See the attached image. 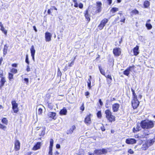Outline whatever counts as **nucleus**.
<instances>
[{
    "instance_id": "1",
    "label": "nucleus",
    "mask_w": 155,
    "mask_h": 155,
    "mask_svg": "<svg viewBox=\"0 0 155 155\" xmlns=\"http://www.w3.org/2000/svg\"><path fill=\"white\" fill-rule=\"evenodd\" d=\"M155 123V121L148 119H146L141 121L140 126L143 129H151L154 127Z\"/></svg>"
},
{
    "instance_id": "2",
    "label": "nucleus",
    "mask_w": 155,
    "mask_h": 155,
    "mask_svg": "<svg viewBox=\"0 0 155 155\" xmlns=\"http://www.w3.org/2000/svg\"><path fill=\"white\" fill-rule=\"evenodd\" d=\"M108 152L107 149L103 148L102 149H95L94 151V153L91 152H88V155H94V154L97 155L101 154H106Z\"/></svg>"
},
{
    "instance_id": "3",
    "label": "nucleus",
    "mask_w": 155,
    "mask_h": 155,
    "mask_svg": "<svg viewBox=\"0 0 155 155\" xmlns=\"http://www.w3.org/2000/svg\"><path fill=\"white\" fill-rule=\"evenodd\" d=\"M106 117L109 122H112L115 120V117L112 114V113L109 109H107L105 111Z\"/></svg>"
},
{
    "instance_id": "4",
    "label": "nucleus",
    "mask_w": 155,
    "mask_h": 155,
    "mask_svg": "<svg viewBox=\"0 0 155 155\" xmlns=\"http://www.w3.org/2000/svg\"><path fill=\"white\" fill-rule=\"evenodd\" d=\"M0 78H1L0 80V89H1L2 87H3L5 83L6 82L5 78L4 75L3 71H0Z\"/></svg>"
},
{
    "instance_id": "5",
    "label": "nucleus",
    "mask_w": 155,
    "mask_h": 155,
    "mask_svg": "<svg viewBox=\"0 0 155 155\" xmlns=\"http://www.w3.org/2000/svg\"><path fill=\"white\" fill-rule=\"evenodd\" d=\"M133 98V99L131 101L132 106L134 109H136L138 106L140 102L138 100L137 96L135 98V97Z\"/></svg>"
},
{
    "instance_id": "6",
    "label": "nucleus",
    "mask_w": 155,
    "mask_h": 155,
    "mask_svg": "<svg viewBox=\"0 0 155 155\" xmlns=\"http://www.w3.org/2000/svg\"><path fill=\"white\" fill-rule=\"evenodd\" d=\"M102 3L100 1H98L96 2V10L95 11L94 14L100 13L102 11Z\"/></svg>"
},
{
    "instance_id": "7",
    "label": "nucleus",
    "mask_w": 155,
    "mask_h": 155,
    "mask_svg": "<svg viewBox=\"0 0 155 155\" xmlns=\"http://www.w3.org/2000/svg\"><path fill=\"white\" fill-rule=\"evenodd\" d=\"M108 19L106 18H104L101 21L100 24L98 26V27L100 30L102 29L104 27L105 25L106 24L108 21Z\"/></svg>"
},
{
    "instance_id": "8",
    "label": "nucleus",
    "mask_w": 155,
    "mask_h": 155,
    "mask_svg": "<svg viewBox=\"0 0 155 155\" xmlns=\"http://www.w3.org/2000/svg\"><path fill=\"white\" fill-rule=\"evenodd\" d=\"M12 109L15 113H17L19 110L18 107V104L16 103L15 101H12L11 102Z\"/></svg>"
},
{
    "instance_id": "9",
    "label": "nucleus",
    "mask_w": 155,
    "mask_h": 155,
    "mask_svg": "<svg viewBox=\"0 0 155 155\" xmlns=\"http://www.w3.org/2000/svg\"><path fill=\"white\" fill-rule=\"evenodd\" d=\"M113 53L115 56L118 57L121 54V49L119 48H115L113 49Z\"/></svg>"
},
{
    "instance_id": "10",
    "label": "nucleus",
    "mask_w": 155,
    "mask_h": 155,
    "mask_svg": "<svg viewBox=\"0 0 155 155\" xmlns=\"http://www.w3.org/2000/svg\"><path fill=\"white\" fill-rule=\"evenodd\" d=\"M134 67V65L129 66L123 71V74L125 75L129 76L132 69Z\"/></svg>"
},
{
    "instance_id": "11",
    "label": "nucleus",
    "mask_w": 155,
    "mask_h": 155,
    "mask_svg": "<svg viewBox=\"0 0 155 155\" xmlns=\"http://www.w3.org/2000/svg\"><path fill=\"white\" fill-rule=\"evenodd\" d=\"M15 149L16 151H18L20 148V143L19 140H16L15 141Z\"/></svg>"
},
{
    "instance_id": "12",
    "label": "nucleus",
    "mask_w": 155,
    "mask_h": 155,
    "mask_svg": "<svg viewBox=\"0 0 155 155\" xmlns=\"http://www.w3.org/2000/svg\"><path fill=\"white\" fill-rule=\"evenodd\" d=\"M52 35L50 32L47 31L45 33V38L46 42H49L51 40Z\"/></svg>"
},
{
    "instance_id": "13",
    "label": "nucleus",
    "mask_w": 155,
    "mask_h": 155,
    "mask_svg": "<svg viewBox=\"0 0 155 155\" xmlns=\"http://www.w3.org/2000/svg\"><path fill=\"white\" fill-rule=\"evenodd\" d=\"M136 140L134 138H129L127 139L125 142L128 144H132L136 143Z\"/></svg>"
},
{
    "instance_id": "14",
    "label": "nucleus",
    "mask_w": 155,
    "mask_h": 155,
    "mask_svg": "<svg viewBox=\"0 0 155 155\" xmlns=\"http://www.w3.org/2000/svg\"><path fill=\"white\" fill-rule=\"evenodd\" d=\"M120 107V104L117 103H115L113 104L112 106L113 112H117L119 110Z\"/></svg>"
},
{
    "instance_id": "15",
    "label": "nucleus",
    "mask_w": 155,
    "mask_h": 155,
    "mask_svg": "<svg viewBox=\"0 0 155 155\" xmlns=\"http://www.w3.org/2000/svg\"><path fill=\"white\" fill-rule=\"evenodd\" d=\"M91 114H89L85 118L84 122L87 125L88 124H90L91 123Z\"/></svg>"
},
{
    "instance_id": "16",
    "label": "nucleus",
    "mask_w": 155,
    "mask_h": 155,
    "mask_svg": "<svg viewBox=\"0 0 155 155\" xmlns=\"http://www.w3.org/2000/svg\"><path fill=\"white\" fill-rule=\"evenodd\" d=\"M108 60L110 67H113L114 65V61L113 57H111L110 55H109L108 56Z\"/></svg>"
},
{
    "instance_id": "17",
    "label": "nucleus",
    "mask_w": 155,
    "mask_h": 155,
    "mask_svg": "<svg viewBox=\"0 0 155 155\" xmlns=\"http://www.w3.org/2000/svg\"><path fill=\"white\" fill-rule=\"evenodd\" d=\"M30 52L31 55V56L32 58V60L34 61H35V50L34 48V47L33 45L31 46L30 49Z\"/></svg>"
},
{
    "instance_id": "18",
    "label": "nucleus",
    "mask_w": 155,
    "mask_h": 155,
    "mask_svg": "<svg viewBox=\"0 0 155 155\" xmlns=\"http://www.w3.org/2000/svg\"><path fill=\"white\" fill-rule=\"evenodd\" d=\"M41 142H37L34 146L32 150H36L40 149L41 147Z\"/></svg>"
},
{
    "instance_id": "19",
    "label": "nucleus",
    "mask_w": 155,
    "mask_h": 155,
    "mask_svg": "<svg viewBox=\"0 0 155 155\" xmlns=\"http://www.w3.org/2000/svg\"><path fill=\"white\" fill-rule=\"evenodd\" d=\"M155 142V136L152 139L148 140L146 142L147 143V147H149L153 144Z\"/></svg>"
},
{
    "instance_id": "20",
    "label": "nucleus",
    "mask_w": 155,
    "mask_h": 155,
    "mask_svg": "<svg viewBox=\"0 0 155 155\" xmlns=\"http://www.w3.org/2000/svg\"><path fill=\"white\" fill-rule=\"evenodd\" d=\"M134 55L137 56L139 53V46L136 45L133 49Z\"/></svg>"
},
{
    "instance_id": "21",
    "label": "nucleus",
    "mask_w": 155,
    "mask_h": 155,
    "mask_svg": "<svg viewBox=\"0 0 155 155\" xmlns=\"http://www.w3.org/2000/svg\"><path fill=\"white\" fill-rule=\"evenodd\" d=\"M88 9H87L84 12V16L85 18L87 20L88 22H89L90 21V14L88 12Z\"/></svg>"
},
{
    "instance_id": "22",
    "label": "nucleus",
    "mask_w": 155,
    "mask_h": 155,
    "mask_svg": "<svg viewBox=\"0 0 155 155\" xmlns=\"http://www.w3.org/2000/svg\"><path fill=\"white\" fill-rule=\"evenodd\" d=\"M56 114L55 112H50L48 113V116L49 118H51L52 119L55 120L56 119L55 117Z\"/></svg>"
},
{
    "instance_id": "23",
    "label": "nucleus",
    "mask_w": 155,
    "mask_h": 155,
    "mask_svg": "<svg viewBox=\"0 0 155 155\" xmlns=\"http://www.w3.org/2000/svg\"><path fill=\"white\" fill-rule=\"evenodd\" d=\"M76 129V127L75 125L72 126L67 131V134H71L73 133L74 130Z\"/></svg>"
},
{
    "instance_id": "24",
    "label": "nucleus",
    "mask_w": 155,
    "mask_h": 155,
    "mask_svg": "<svg viewBox=\"0 0 155 155\" xmlns=\"http://www.w3.org/2000/svg\"><path fill=\"white\" fill-rule=\"evenodd\" d=\"M67 110L66 107H64L61 109L59 113L60 115H64L67 114Z\"/></svg>"
},
{
    "instance_id": "25",
    "label": "nucleus",
    "mask_w": 155,
    "mask_h": 155,
    "mask_svg": "<svg viewBox=\"0 0 155 155\" xmlns=\"http://www.w3.org/2000/svg\"><path fill=\"white\" fill-rule=\"evenodd\" d=\"M141 128H142L141 127L140 124L139 125V124H137L136 128H135V127L133 128V132L135 133L137 132H138L141 130Z\"/></svg>"
},
{
    "instance_id": "26",
    "label": "nucleus",
    "mask_w": 155,
    "mask_h": 155,
    "mask_svg": "<svg viewBox=\"0 0 155 155\" xmlns=\"http://www.w3.org/2000/svg\"><path fill=\"white\" fill-rule=\"evenodd\" d=\"M105 76L107 78V81L108 84H110L112 81V78L111 75L108 74L105 75Z\"/></svg>"
},
{
    "instance_id": "27",
    "label": "nucleus",
    "mask_w": 155,
    "mask_h": 155,
    "mask_svg": "<svg viewBox=\"0 0 155 155\" xmlns=\"http://www.w3.org/2000/svg\"><path fill=\"white\" fill-rule=\"evenodd\" d=\"M92 79V78L91 76V75H90L89 76V78L88 80L87 81V87L89 89H91V81Z\"/></svg>"
},
{
    "instance_id": "28",
    "label": "nucleus",
    "mask_w": 155,
    "mask_h": 155,
    "mask_svg": "<svg viewBox=\"0 0 155 155\" xmlns=\"http://www.w3.org/2000/svg\"><path fill=\"white\" fill-rule=\"evenodd\" d=\"M8 46L7 44H6L4 45V48L3 49V55L4 57L6 55L7 53V51H8Z\"/></svg>"
},
{
    "instance_id": "29",
    "label": "nucleus",
    "mask_w": 155,
    "mask_h": 155,
    "mask_svg": "<svg viewBox=\"0 0 155 155\" xmlns=\"http://www.w3.org/2000/svg\"><path fill=\"white\" fill-rule=\"evenodd\" d=\"M143 5L144 8H147L150 5V2L146 0L144 2Z\"/></svg>"
},
{
    "instance_id": "30",
    "label": "nucleus",
    "mask_w": 155,
    "mask_h": 155,
    "mask_svg": "<svg viewBox=\"0 0 155 155\" xmlns=\"http://www.w3.org/2000/svg\"><path fill=\"white\" fill-rule=\"evenodd\" d=\"M2 122L4 124L6 125L8 124V120L5 117L3 118L1 120Z\"/></svg>"
},
{
    "instance_id": "31",
    "label": "nucleus",
    "mask_w": 155,
    "mask_h": 155,
    "mask_svg": "<svg viewBox=\"0 0 155 155\" xmlns=\"http://www.w3.org/2000/svg\"><path fill=\"white\" fill-rule=\"evenodd\" d=\"M98 68L101 73L105 76V75L104 71L103 69L101 66H98Z\"/></svg>"
},
{
    "instance_id": "32",
    "label": "nucleus",
    "mask_w": 155,
    "mask_h": 155,
    "mask_svg": "<svg viewBox=\"0 0 155 155\" xmlns=\"http://www.w3.org/2000/svg\"><path fill=\"white\" fill-rule=\"evenodd\" d=\"M119 9L116 7H113L110 10V12H112V14L114 13L115 12L117 11Z\"/></svg>"
},
{
    "instance_id": "33",
    "label": "nucleus",
    "mask_w": 155,
    "mask_h": 155,
    "mask_svg": "<svg viewBox=\"0 0 155 155\" xmlns=\"http://www.w3.org/2000/svg\"><path fill=\"white\" fill-rule=\"evenodd\" d=\"M145 26L148 30H150L152 28V26L150 23H146Z\"/></svg>"
},
{
    "instance_id": "34",
    "label": "nucleus",
    "mask_w": 155,
    "mask_h": 155,
    "mask_svg": "<svg viewBox=\"0 0 155 155\" xmlns=\"http://www.w3.org/2000/svg\"><path fill=\"white\" fill-rule=\"evenodd\" d=\"M45 129L46 128L45 127H42L43 130H42L41 133L39 134V136H43L45 135Z\"/></svg>"
},
{
    "instance_id": "35",
    "label": "nucleus",
    "mask_w": 155,
    "mask_h": 155,
    "mask_svg": "<svg viewBox=\"0 0 155 155\" xmlns=\"http://www.w3.org/2000/svg\"><path fill=\"white\" fill-rule=\"evenodd\" d=\"M10 72L14 74H15L18 72V70L14 68H12L10 70Z\"/></svg>"
},
{
    "instance_id": "36",
    "label": "nucleus",
    "mask_w": 155,
    "mask_h": 155,
    "mask_svg": "<svg viewBox=\"0 0 155 155\" xmlns=\"http://www.w3.org/2000/svg\"><path fill=\"white\" fill-rule=\"evenodd\" d=\"M8 79L10 81H11L13 79V74L11 73H8Z\"/></svg>"
},
{
    "instance_id": "37",
    "label": "nucleus",
    "mask_w": 155,
    "mask_h": 155,
    "mask_svg": "<svg viewBox=\"0 0 155 155\" xmlns=\"http://www.w3.org/2000/svg\"><path fill=\"white\" fill-rule=\"evenodd\" d=\"M54 143V140L52 139H51L50 141L49 148H53Z\"/></svg>"
},
{
    "instance_id": "38",
    "label": "nucleus",
    "mask_w": 155,
    "mask_h": 155,
    "mask_svg": "<svg viewBox=\"0 0 155 155\" xmlns=\"http://www.w3.org/2000/svg\"><path fill=\"white\" fill-rule=\"evenodd\" d=\"M97 117L99 119L101 118L102 117L101 112V110L98 111L97 113Z\"/></svg>"
},
{
    "instance_id": "39",
    "label": "nucleus",
    "mask_w": 155,
    "mask_h": 155,
    "mask_svg": "<svg viewBox=\"0 0 155 155\" xmlns=\"http://www.w3.org/2000/svg\"><path fill=\"white\" fill-rule=\"evenodd\" d=\"M131 12L134 15L138 14L139 13V11L138 10H137L136 9H135L131 11Z\"/></svg>"
},
{
    "instance_id": "40",
    "label": "nucleus",
    "mask_w": 155,
    "mask_h": 155,
    "mask_svg": "<svg viewBox=\"0 0 155 155\" xmlns=\"http://www.w3.org/2000/svg\"><path fill=\"white\" fill-rule=\"evenodd\" d=\"M0 30L5 35H7V31L5 29L4 27L1 28Z\"/></svg>"
},
{
    "instance_id": "41",
    "label": "nucleus",
    "mask_w": 155,
    "mask_h": 155,
    "mask_svg": "<svg viewBox=\"0 0 155 155\" xmlns=\"http://www.w3.org/2000/svg\"><path fill=\"white\" fill-rule=\"evenodd\" d=\"M23 81H24V83H25V84L28 85L29 84V78H24L23 79Z\"/></svg>"
},
{
    "instance_id": "42",
    "label": "nucleus",
    "mask_w": 155,
    "mask_h": 155,
    "mask_svg": "<svg viewBox=\"0 0 155 155\" xmlns=\"http://www.w3.org/2000/svg\"><path fill=\"white\" fill-rule=\"evenodd\" d=\"M131 91L132 92V96L133 97H135V98H136V97H137V95H136V93H135L134 90L132 88H131Z\"/></svg>"
},
{
    "instance_id": "43",
    "label": "nucleus",
    "mask_w": 155,
    "mask_h": 155,
    "mask_svg": "<svg viewBox=\"0 0 155 155\" xmlns=\"http://www.w3.org/2000/svg\"><path fill=\"white\" fill-rule=\"evenodd\" d=\"M25 62L27 64H29L30 62L29 60L28 57V54H27L26 55Z\"/></svg>"
},
{
    "instance_id": "44",
    "label": "nucleus",
    "mask_w": 155,
    "mask_h": 155,
    "mask_svg": "<svg viewBox=\"0 0 155 155\" xmlns=\"http://www.w3.org/2000/svg\"><path fill=\"white\" fill-rule=\"evenodd\" d=\"M147 145H148L147 143L146 142V143L145 144H144L142 145V148L143 149V150H147L148 148V147H147Z\"/></svg>"
},
{
    "instance_id": "45",
    "label": "nucleus",
    "mask_w": 155,
    "mask_h": 155,
    "mask_svg": "<svg viewBox=\"0 0 155 155\" xmlns=\"http://www.w3.org/2000/svg\"><path fill=\"white\" fill-rule=\"evenodd\" d=\"M6 128V127L4 125H3L0 123V129L3 130H5Z\"/></svg>"
},
{
    "instance_id": "46",
    "label": "nucleus",
    "mask_w": 155,
    "mask_h": 155,
    "mask_svg": "<svg viewBox=\"0 0 155 155\" xmlns=\"http://www.w3.org/2000/svg\"><path fill=\"white\" fill-rule=\"evenodd\" d=\"M62 75V73L61 71H60L59 68H58V71L57 72V76H58L61 77Z\"/></svg>"
},
{
    "instance_id": "47",
    "label": "nucleus",
    "mask_w": 155,
    "mask_h": 155,
    "mask_svg": "<svg viewBox=\"0 0 155 155\" xmlns=\"http://www.w3.org/2000/svg\"><path fill=\"white\" fill-rule=\"evenodd\" d=\"M48 107L50 109H52L53 108V106L51 105V103L48 102L47 103Z\"/></svg>"
},
{
    "instance_id": "48",
    "label": "nucleus",
    "mask_w": 155,
    "mask_h": 155,
    "mask_svg": "<svg viewBox=\"0 0 155 155\" xmlns=\"http://www.w3.org/2000/svg\"><path fill=\"white\" fill-rule=\"evenodd\" d=\"M106 103L105 104V107L106 108H108L109 107L108 106L109 105V101L108 99L107 100H106Z\"/></svg>"
},
{
    "instance_id": "49",
    "label": "nucleus",
    "mask_w": 155,
    "mask_h": 155,
    "mask_svg": "<svg viewBox=\"0 0 155 155\" xmlns=\"http://www.w3.org/2000/svg\"><path fill=\"white\" fill-rule=\"evenodd\" d=\"M80 109L82 111L84 110V103L82 104L81 105L80 107Z\"/></svg>"
},
{
    "instance_id": "50",
    "label": "nucleus",
    "mask_w": 155,
    "mask_h": 155,
    "mask_svg": "<svg viewBox=\"0 0 155 155\" xmlns=\"http://www.w3.org/2000/svg\"><path fill=\"white\" fill-rule=\"evenodd\" d=\"M52 148H49L48 154L50 155H52Z\"/></svg>"
},
{
    "instance_id": "51",
    "label": "nucleus",
    "mask_w": 155,
    "mask_h": 155,
    "mask_svg": "<svg viewBox=\"0 0 155 155\" xmlns=\"http://www.w3.org/2000/svg\"><path fill=\"white\" fill-rule=\"evenodd\" d=\"M78 7L80 9H82L83 8V5L81 2L78 5Z\"/></svg>"
},
{
    "instance_id": "52",
    "label": "nucleus",
    "mask_w": 155,
    "mask_h": 155,
    "mask_svg": "<svg viewBox=\"0 0 155 155\" xmlns=\"http://www.w3.org/2000/svg\"><path fill=\"white\" fill-rule=\"evenodd\" d=\"M90 94V93L88 91L85 92V95L86 96L87 98L89 96Z\"/></svg>"
},
{
    "instance_id": "53",
    "label": "nucleus",
    "mask_w": 155,
    "mask_h": 155,
    "mask_svg": "<svg viewBox=\"0 0 155 155\" xmlns=\"http://www.w3.org/2000/svg\"><path fill=\"white\" fill-rule=\"evenodd\" d=\"M42 109L41 108H40L38 109V114H42Z\"/></svg>"
},
{
    "instance_id": "54",
    "label": "nucleus",
    "mask_w": 155,
    "mask_h": 155,
    "mask_svg": "<svg viewBox=\"0 0 155 155\" xmlns=\"http://www.w3.org/2000/svg\"><path fill=\"white\" fill-rule=\"evenodd\" d=\"M128 153L131 154H133L134 153V151L131 149L128 150Z\"/></svg>"
},
{
    "instance_id": "55",
    "label": "nucleus",
    "mask_w": 155,
    "mask_h": 155,
    "mask_svg": "<svg viewBox=\"0 0 155 155\" xmlns=\"http://www.w3.org/2000/svg\"><path fill=\"white\" fill-rule=\"evenodd\" d=\"M53 8H51L50 9H48L47 11V13L48 15H50L51 13V10H52Z\"/></svg>"
},
{
    "instance_id": "56",
    "label": "nucleus",
    "mask_w": 155,
    "mask_h": 155,
    "mask_svg": "<svg viewBox=\"0 0 155 155\" xmlns=\"http://www.w3.org/2000/svg\"><path fill=\"white\" fill-rule=\"evenodd\" d=\"M98 102L101 106H102L103 105V103L101 99H100L98 100Z\"/></svg>"
},
{
    "instance_id": "57",
    "label": "nucleus",
    "mask_w": 155,
    "mask_h": 155,
    "mask_svg": "<svg viewBox=\"0 0 155 155\" xmlns=\"http://www.w3.org/2000/svg\"><path fill=\"white\" fill-rule=\"evenodd\" d=\"M107 2L108 4L110 5L112 3V0H107Z\"/></svg>"
},
{
    "instance_id": "58",
    "label": "nucleus",
    "mask_w": 155,
    "mask_h": 155,
    "mask_svg": "<svg viewBox=\"0 0 155 155\" xmlns=\"http://www.w3.org/2000/svg\"><path fill=\"white\" fill-rule=\"evenodd\" d=\"M26 70L27 72H29L30 71V67L29 66V64H27V68L26 69Z\"/></svg>"
},
{
    "instance_id": "59",
    "label": "nucleus",
    "mask_w": 155,
    "mask_h": 155,
    "mask_svg": "<svg viewBox=\"0 0 155 155\" xmlns=\"http://www.w3.org/2000/svg\"><path fill=\"white\" fill-rule=\"evenodd\" d=\"M102 126L100 128L101 130L102 131H104L105 130V128L103 126V124H102Z\"/></svg>"
},
{
    "instance_id": "60",
    "label": "nucleus",
    "mask_w": 155,
    "mask_h": 155,
    "mask_svg": "<svg viewBox=\"0 0 155 155\" xmlns=\"http://www.w3.org/2000/svg\"><path fill=\"white\" fill-rule=\"evenodd\" d=\"M110 100L109 101V102H111L112 101H114L116 100V99L114 97H110Z\"/></svg>"
},
{
    "instance_id": "61",
    "label": "nucleus",
    "mask_w": 155,
    "mask_h": 155,
    "mask_svg": "<svg viewBox=\"0 0 155 155\" xmlns=\"http://www.w3.org/2000/svg\"><path fill=\"white\" fill-rule=\"evenodd\" d=\"M18 64L16 63H13L12 64V67L14 68H16L17 67Z\"/></svg>"
},
{
    "instance_id": "62",
    "label": "nucleus",
    "mask_w": 155,
    "mask_h": 155,
    "mask_svg": "<svg viewBox=\"0 0 155 155\" xmlns=\"http://www.w3.org/2000/svg\"><path fill=\"white\" fill-rule=\"evenodd\" d=\"M56 147L57 149H59L60 148V145L59 144H57L56 145Z\"/></svg>"
},
{
    "instance_id": "63",
    "label": "nucleus",
    "mask_w": 155,
    "mask_h": 155,
    "mask_svg": "<svg viewBox=\"0 0 155 155\" xmlns=\"http://www.w3.org/2000/svg\"><path fill=\"white\" fill-rule=\"evenodd\" d=\"M74 6L75 8H77L78 7V4L77 2L74 3Z\"/></svg>"
},
{
    "instance_id": "64",
    "label": "nucleus",
    "mask_w": 155,
    "mask_h": 155,
    "mask_svg": "<svg viewBox=\"0 0 155 155\" xmlns=\"http://www.w3.org/2000/svg\"><path fill=\"white\" fill-rule=\"evenodd\" d=\"M125 20V18L124 17L123 19H122L120 20V21L121 22H122L123 23H124Z\"/></svg>"
}]
</instances>
